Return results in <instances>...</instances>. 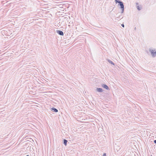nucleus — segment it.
Here are the masks:
<instances>
[{"mask_svg": "<svg viewBox=\"0 0 156 156\" xmlns=\"http://www.w3.org/2000/svg\"><path fill=\"white\" fill-rule=\"evenodd\" d=\"M115 1L116 4L119 3L118 5L120 6V9L124 8L123 3L122 1H120L119 0H115Z\"/></svg>", "mask_w": 156, "mask_h": 156, "instance_id": "1", "label": "nucleus"}, {"mask_svg": "<svg viewBox=\"0 0 156 156\" xmlns=\"http://www.w3.org/2000/svg\"><path fill=\"white\" fill-rule=\"evenodd\" d=\"M150 51L153 57H154L156 56V51H155V50L150 49Z\"/></svg>", "mask_w": 156, "mask_h": 156, "instance_id": "2", "label": "nucleus"}, {"mask_svg": "<svg viewBox=\"0 0 156 156\" xmlns=\"http://www.w3.org/2000/svg\"><path fill=\"white\" fill-rule=\"evenodd\" d=\"M56 32L60 35L63 36L64 35L63 32L61 30H57Z\"/></svg>", "mask_w": 156, "mask_h": 156, "instance_id": "3", "label": "nucleus"}, {"mask_svg": "<svg viewBox=\"0 0 156 156\" xmlns=\"http://www.w3.org/2000/svg\"><path fill=\"white\" fill-rule=\"evenodd\" d=\"M101 86L103 88L106 89L107 90H109V88L108 87V86L106 84H102L101 85Z\"/></svg>", "mask_w": 156, "mask_h": 156, "instance_id": "4", "label": "nucleus"}, {"mask_svg": "<svg viewBox=\"0 0 156 156\" xmlns=\"http://www.w3.org/2000/svg\"><path fill=\"white\" fill-rule=\"evenodd\" d=\"M96 90L99 92H102L103 91V90L101 88H98L96 89Z\"/></svg>", "mask_w": 156, "mask_h": 156, "instance_id": "5", "label": "nucleus"}, {"mask_svg": "<svg viewBox=\"0 0 156 156\" xmlns=\"http://www.w3.org/2000/svg\"><path fill=\"white\" fill-rule=\"evenodd\" d=\"M51 111L55 112H57L58 111V110L56 108H51Z\"/></svg>", "mask_w": 156, "mask_h": 156, "instance_id": "6", "label": "nucleus"}, {"mask_svg": "<svg viewBox=\"0 0 156 156\" xmlns=\"http://www.w3.org/2000/svg\"><path fill=\"white\" fill-rule=\"evenodd\" d=\"M107 60L110 63L113 65H115L114 63L112 61H111V60L109 59H107Z\"/></svg>", "mask_w": 156, "mask_h": 156, "instance_id": "7", "label": "nucleus"}, {"mask_svg": "<svg viewBox=\"0 0 156 156\" xmlns=\"http://www.w3.org/2000/svg\"><path fill=\"white\" fill-rule=\"evenodd\" d=\"M68 141L67 140L64 139L63 140V143L65 146H66L67 144Z\"/></svg>", "mask_w": 156, "mask_h": 156, "instance_id": "8", "label": "nucleus"}, {"mask_svg": "<svg viewBox=\"0 0 156 156\" xmlns=\"http://www.w3.org/2000/svg\"><path fill=\"white\" fill-rule=\"evenodd\" d=\"M136 8H137V9L138 10H140L141 9V8H140L139 6L138 5H137L136 6Z\"/></svg>", "mask_w": 156, "mask_h": 156, "instance_id": "9", "label": "nucleus"}, {"mask_svg": "<svg viewBox=\"0 0 156 156\" xmlns=\"http://www.w3.org/2000/svg\"><path fill=\"white\" fill-rule=\"evenodd\" d=\"M121 13H122L124 11V8H121Z\"/></svg>", "mask_w": 156, "mask_h": 156, "instance_id": "10", "label": "nucleus"}, {"mask_svg": "<svg viewBox=\"0 0 156 156\" xmlns=\"http://www.w3.org/2000/svg\"><path fill=\"white\" fill-rule=\"evenodd\" d=\"M120 16H119L118 17H117V18H116V20H119V19L120 18Z\"/></svg>", "mask_w": 156, "mask_h": 156, "instance_id": "11", "label": "nucleus"}, {"mask_svg": "<svg viewBox=\"0 0 156 156\" xmlns=\"http://www.w3.org/2000/svg\"><path fill=\"white\" fill-rule=\"evenodd\" d=\"M121 26L123 27H124V25L123 24H121Z\"/></svg>", "mask_w": 156, "mask_h": 156, "instance_id": "12", "label": "nucleus"}, {"mask_svg": "<svg viewBox=\"0 0 156 156\" xmlns=\"http://www.w3.org/2000/svg\"><path fill=\"white\" fill-rule=\"evenodd\" d=\"M103 156H106V153H104Z\"/></svg>", "mask_w": 156, "mask_h": 156, "instance_id": "13", "label": "nucleus"}, {"mask_svg": "<svg viewBox=\"0 0 156 156\" xmlns=\"http://www.w3.org/2000/svg\"><path fill=\"white\" fill-rule=\"evenodd\" d=\"M154 142L155 144H156V140H154Z\"/></svg>", "mask_w": 156, "mask_h": 156, "instance_id": "14", "label": "nucleus"}, {"mask_svg": "<svg viewBox=\"0 0 156 156\" xmlns=\"http://www.w3.org/2000/svg\"><path fill=\"white\" fill-rule=\"evenodd\" d=\"M136 5H138V3H136Z\"/></svg>", "mask_w": 156, "mask_h": 156, "instance_id": "15", "label": "nucleus"}, {"mask_svg": "<svg viewBox=\"0 0 156 156\" xmlns=\"http://www.w3.org/2000/svg\"><path fill=\"white\" fill-rule=\"evenodd\" d=\"M134 30H136V27H135V28H134Z\"/></svg>", "mask_w": 156, "mask_h": 156, "instance_id": "16", "label": "nucleus"}, {"mask_svg": "<svg viewBox=\"0 0 156 156\" xmlns=\"http://www.w3.org/2000/svg\"><path fill=\"white\" fill-rule=\"evenodd\" d=\"M123 18V17H122V18H121V19H122Z\"/></svg>", "mask_w": 156, "mask_h": 156, "instance_id": "17", "label": "nucleus"}, {"mask_svg": "<svg viewBox=\"0 0 156 156\" xmlns=\"http://www.w3.org/2000/svg\"><path fill=\"white\" fill-rule=\"evenodd\" d=\"M26 156H30L29 155H27Z\"/></svg>", "mask_w": 156, "mask_h": 156, "instance_id": "18", "label": "nucleus"}, {"mask_svg": "<svg viewBox=\"0 0 156 156\" xmlns=\"http://www.w3.org/2000/svg\"><path fill=\"white\" fill-rule=\"evenodd\" d=\"M69 23H71V22H69Z\"/></svg>", "mask_w": 156, "mask_h": 156, "instance_id": "19", "label": "nucleus"}, {"mask_svg": "<svg viewBox=\"0 0 156 156\" xmlns=\"http://www.w3.org/2000/svg\"><path fill=\"white\" fill-rule=\"evenodd\" d=\"M69 23H71V22H69Z\"/></svg>", "mask_w": 156, "mask_h": 156, "instance_id": "20", "label": "nucleus"}, {"mask_svg": "<svg viewBox=\"0 0 156 156\" xmlns=\"http://www.w3.org/2000/svg\"><path fill=\"white\" fill-rule=\"evenodd\" d=\"M150 156H152V155H151Z\"/></svg>", "mask_w": 156, "mask_h": 156, "instance_id": "21", "label": "nucleus"}]
</instances>
